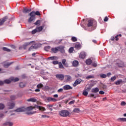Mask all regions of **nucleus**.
<instances>
[{
	"mask_svg": "<svg viewBox=\"0 0 126 126\" xmlns=\"http://www.w3.org/2000/svg\"><path fill=\"white\" fill-rule=\"evenodd\" d=\"M57 59H58V57L56 56H52V57H49L48 58V60H51V61H54V60H57Z\"/></svg>",
	"mask_w": 126,
	"mask_h": 126,
	"instance_id": "nucleus-27",
	"label": "nucleus"
},
{
	"mask_svg": "<svg viewBox=\"0 0 126 126\" xmlns=\"http://www.w3.org/2000/svg\"><path fill=\"white\" fill-rule=\"evenodd\" d=\"M52 99H53V97H48L47 98V100L48 102H51Z\"/></svg>",
	"mask_w": 126,
	"mask_h": 126,
	"instance_id": "nucleus-51",
	"label": "nucleus"
},
{
	"mask_svg": "<svg viewBox=\"0 0 126 126\" xmlns=\"http://www.w3.org/2000/svg\"><path fill=\"white\" fill-rule=\"evenodd\" d=\"M32 102H36L37 105H39L40 104V102L38 101L37 99L35 98H32Z\"/></svg>",
	"mask_w": 126,
	"mask_h": 126,
	"instance_id": "nucleus-33",
	"label": "nucleus"
},
{
	"mask_svg": "<svg viewBox=\"0 0 126 126\" xmlns=\"http://www.w3.org/2000/svg\"><path fill=\"white\" fill-rule=\"evenodd\" d=\"M50 49H51V47H50L49 46H47L44 47L45 51H46L47 52H48V51H49V50H50Z\"/></svg>",
	"mask_w": 126,
	"mask_h": 126,
	"instance_id": "nucleus-40",
	"label": "nucleus"
},
{
	"mask_svg": "<svg viewBox=\"0 0 126 126\" xmlns=\"http://www.w3.org/2000/svg\"><path fill=\"white\" fill-rule=\"evenodd\" d=\"M98 92H99V88H93L92 89V93H97Z\"/></svg>",
	"mask_w": 126,
	"mask_h": 126,
	"instance_id": "nucleus-18",
	"label": "nucleus"
},
{
	"mask_svg": "<svg viewBox=\"0 0 126 126\" xmlns=\"http://www.w3.org/2000/svg\"><path fill=\"white\" fill-rule=\"evenodd\" d=\"M31 11V9L28 8L24 7L23 10V13H29Z\"/></svg>",
	"mask_w": 126,
	"mask_h": 126,
	"instance_id": "nucleus-12",
	"label": "nucleus"
},
{
	"mask_svg": "<svg viewBox=\"0 0 126 126\" xmlns=\"http://www.w3.org/2000/svg\"><path fill=\"white\" fill-rule=\"evenodd\" d=\"M118 120L121 122H125V118H120Z\"/></svg>",
	"mask_w": 126,
	"mask_h": 126,
	"instance_id": "nucleus-59",
	"label": "nucleus"
},
{
	"mask_svg": "<svg viewBox=\"0 0 126 126\" xmlns=\"http://www.w3.org/2000/svg\"><path fill=\"white\" fill-rule=\"evenodd\" d=\"M83 95H84V96H87V95H88V92H87V91H84L83 92Z\"/></svg>",
	"mask_w": 126,
	"mask_h": 126,
	"instance_id": "nucleus-41",
	"label": "nucleus"
},
{
	"mask_svg": "<svg viewBox=\"0 0 126 126\" xmlns=\"http://www.w3.org/2000/svg\"><path fill=\"white\" fill-rule=\"evenodd\" d=\"M30 44H32V41H30V42H26L25 43V44H24L22 47H19V49L21 50V49H23L24 50H25L27 47V46H29V45H30Z\"/></svg>",
	"mask_w": 126,
	"mask_h": 126,
	"instance_id": "nucleus-6",
	"label": "nucleus"
},
{
	"mask_svg": "<svg viewBox=\"0 0 126 126\" xmlns=\"http://www.w3.org/2000/svg\"><path fill=\"white\" fill-rule=\"evenodd\" d=\"M99 94H101V95H103V94H105V92H104V91H100L99 92Z\"/></svg>",
	"mask_w": 126,
	"mask_h": 126,
	"instance_id": "nucleus-55",
	"label": "nucleus"
},
{
	"mask_svg": "<svg viewBox=\"0 0 126 126\" xmlns=\"http://www.w3.org/2000/svg\"><path fill=\"white\" fill-rule=\"evenodd\" d=\"M80 111V110L79 109V108H77L74 109V110H73V112L74 113H79Z\"/></svg>",
	"mask_w": 126,
	"mask_h": 126,
	"instance_id": "nucleus-34",
	"label": "nucleus"
},
{
	"mask_svg": "<svg viewBox=\"0 0 126 126\" xmlns=\"http://www.w3.org/2000/svg\"><path fill=\"white\" fill-rule=\"evenodd\" d=\"M63 89H60L58 90V92L59 93H61V92H63Z\"/></svg>",
	"mask_w": 126,
	"mask_h": 126,
	"instance_id": "nucleus-56",
	"label": "nucleus"
},
{
	"mask_svg": "<svg viewBox=\"0 0 126 126\" xmlns=\"http://www.w3.org/2000/svg\"><path fill=\"white\" fill-rule=\"evenodd\" d=\"M90 78H94V76L90 75L86 77L87 79H90Z\"/></svg>",
	"mask_w": 126,
	"mask_h": 126,
	"instance_id": "nucleus-42",
	"label": "nucleus"
},
{
	"mask_svg": "<svg viewBox=\"0 0 126 126\" xmlns=\"http://www.w3.org/2000/svg\"><path fill=\"white\" fill-rule=\"evenodd\" d=\"M34 109H38L39 111H45L46 108L43 106H38L37 105H35V106L32 107V110H34Z\"/></svg>",
	"mask_w": 126,
	"mask_h": 126,
	"instance_id": "nucleus-5",
	"label": "nucleus"
},
{
	"mask_svg": "<svg viewBox=\"0 0 126 126\" xmlns=\"http://www.w3.org/2000/svg\"><path fill=\"white\" fill-rule=\"evenodd\" d=\"M14 106H15V103L14 102L8 103V106L10 109H13L14 108Z\"/></svg>",
	"mask_w": 126,
	"mask_h": 126,
	"instance_id": "nucleus-10",
	"label": "nucleus"
},
{
	"mask_svg": "<svg viewBox=\"0 0 126 126\" xmlns=\"http://www.w3.org/2000/svg\"><path fill=\"white\" fill-rule=\"evenodd\" d=\"M19 86L21 88H23V87H25V86H26V85H25V83L21 82L19 84Z\"/></svg>",
	"mask_w": 126,
	"mask_h": 126,
	"instance_id": "nucleus-31",
	"label": "nucleus"
},
{
	"mask_svg": "<svg viewBox=\"0 0 126 126\" xmlns=\"http://www.w3.org/2000/svg\"><path fill=\"white\" fill-rule=\"evenodd\" d=\"M59 68H64V67H63V63H62V62H60L59 63Z\"/></svg>",
	"mask_w": 126,
	"mask_h": 126,
	"instance_id": "nucleus-35",
	"label": "nucleus"
},
{
	"mask_svg": "<svg viewBox=\"0 0 126 126\" xmlns=\"http://www.w3.org/2000/svg\"><path fill=\"white\" fill-rule=\"evenodd\" d=\"M11 79H6L5 80H4V83H5L6 84H9V83H10V82H11Z\"/></svg>",
	"mask_w": 126,
	"mask_h": 126,
	"instance_id": "nucleus-23",
	"label": "nucleus"
},
{
	"mask_svg": "<svg viewBox=\"0 0 126 126\" xmlns=\"http://www.w3.org/2000/svg\"><path fill=\"white\" fill-rule=\"evenodd\" d=\"M121 83H123V80L119 79L115 82L116 85H120Z\"/></svg>",
	"mask_w": 126,
	"mask_h": 126,
	"instance_id": "nucleus-24",
	"label": "nucleus"
},
{
	"mask_svg": "<svg viewBox=\"0 0 126 126\" xmlns=\"http://www.w3.org/2000/svg\"><path fill=\"white\" fill-rule=\"evenodd\" d=\"M81 81H82V80L81 79H77L74 82L73 84L74 87H75V86H77L78 84H80L81 83Z\"/></svg>",
	"mask_w": 126,
	"mask_h": 126,
	"instance_id": "nucleus-8",
	"label": "nucleus"
},
{
	"mask_svg": "<svg viewBox=\"0 0 126 126\" xmlns=\"http://www.w3.org/2000/svg\"><path fill=\"white\" fill-rule=\"evenodd\" d=\"M51 51L52 52H53V53H58V51H59V47H55V48H52L51 49Z\"/></svg>",
	"mask_w": 126,
	"mask_h": 126,
	"instance_id": "nucleus-19",
	"label": "nucleus"
},
{
	"mask_svg": "<svg viewBox=\"0 0 126 126\" xmlns=\"http://www.w3.org/2000/svg\"><path fill=\"white\" fill-rule=\"evenodd\" d=\"M72 65L73 66H77V65H78V61H74L73 62Z\"/></svg>",
	"mask_w": 126,
	"mask_h": 126,
	"instance_id": "nucleus-30",
	"label": "nucleus"
},
{
	"mask_svg": "<svg viewBox=\"0 0 126 126\" xmlns=\"http://www.w3.org/2000/svg\"><path fill=\"white\" fill-rule=\"evenodd\" d=\"M41 118H49V117L47 116V115H42Z\"/></svg>",
	"mask_w": 126,
	"mask_h": 126,
	"instance_id": "nucleus-60",
	"label": "nucleus"
},
{
	"mask_svg": "<svg viewBox=\"0 0 126 126\" xmlns=\"http://www.w3.org/2000/svg\"><path fill=\"white\" fill-rule=\"evenodd\" d=\"M73 50H74V48L73 47H70L69 49V53H72L73 52Z\"/></svg>",
	"mask_w": 126,
	"mask_h": 126,
	"instance_id": "nucleus-46",
	"label": "nucleus"
},
{
	"mask_svg": "<svg viewBox=\"0 0 126 126\" xmlns=\"http://www.w3.org/2000/svg\"><path fill=\"white\" fill-rule=\"evenodd\" d=\"M99 75L101 78H106L107 77V75L104 74H100Z\"/></svg>",
	"mask_w": 126,
	"mask_h": 126,
	"instance_id": "nucleus-37",
	"label": "nucleus"
},
{
	"mask_svg": "<svg viewBox=\"0 0 126 126\" xmlns=\"http://www.w3.org/2000/svg\"><path fill=\"white\" fill-rule=\"evenodd\" d=\"M6 19H7V17L6 16L2 18V20L0 21V26H1L6 21Z\"/></svg>",
	"mask_w": 126,
	"mask_h": 126,
	"instance_id": "nucleus-14",
	"label": "nucleus"
},
{
	"mask_svg": "<svg viewBox=\"0 0 126 126\" xmlns=\"http://www.w3.org/2000/svg\"><path fill=\"white\" fill-rule=\"evenodd\" d=\"M108 17H105L104 19V21L105 22H107V21H108Z\"/></svg>",
	"mask_w": 126,
	"mask_h": 126,
	"instance_id": "nucleus-57",
	"label": "nucleus"
},
{
	"mask_svg": "<svg viewBox=\"0 0 126 126\" xmlns=\"http://www.w3.org/2000/svg\"><path fill=\"white\" fill-rule=\"evenodd\" d=\"M121 106H126V103L125 101H122L121 103Z\"/></svg>",
	"mask_w": 126,
	"mask_h": 126,
	"instance_id": "nucleus-52",
	"label": "nucleus"
},
{
	"mask_svg": "<svg viewBox=\"0 0 126 126\" xmlns=\"http://www.w3.org/2000/svg\"><path fill=\"white\" fill-rule=\"evenodd\" d=\"M52 63L53 64H58L59 63V62L57 61H53Z\"/></svg>",
	"mask_w": 126,
	"mask_h": 126,
	"instance_id": "nucleus-54",
	"label": "nucleus"
},
{
	"mask_svg": "<svg viewBox=\"0 0 126 126\" xmlns=\"http://www.w3.org/2000/svg\"><path fill=\"white\" fill-rule=\"evenodd\" d=\"M28 33H32V27H30V28H28Z\"/></svg>",
	"mask_w": 126,
	"mask_h": 126,
	"instance_id": "nucleus-45",
	"label": "nucleus"
},
{
	"mask_svg": "<svg viewBox=\"0 0 126 126\" xmlns=\"http://www.w3.org/2000/svg\"><path fill=\"white\" fill-rule=\"evenodd\" d=\"M62 63L64 66L66 67H68V64L66 63V60L63 59L62 60Z\"/></svg>",
	"mask_w": 126,
	"mask_h": 126,
	"instance_id": "nucleus-11",
	"label": "nucleus"
},
{
	"mask_svg": "<svg viewBox=\"0 0 126 126\" xmlns=\"http://www.w3.org/2000/svg\"><path fill=\"white\" fill-rule=\"evenodd\" d=\"M64 90H70V89H72V87L68 85H66L63 87Z\"/></svg>",
	"mask_w": 126,
	"mask_h": 126,
	"instance_id": "nucleus-13",
	"label": "nucleus"
},
{
	"mask_svg": "<svg viewBox=\"0 0 126 126\" xmlns=\"http://www.w3.org/2000/svg\"><path fill=\"white\" fill-rule=\"evenodd\" d=\"M43 29H44V27H38L32 31V34H35L37 33V32H41Z\"/></svg>",
	"mask_w": 126,
	"mask_h": 126,
	"instance_id": "nucleus-2",
	"label": "nucleus"
},
{
	"mask_svg": "<svg viewBox=\"0 0 126 126\" xmlns=\"http://www.w3.org/2000/svg\"><path fill=\"white\" fill-rule=\"evenodd\" d=\"M92 63V60H91V59H88L86 61V63H87V64H88L89 65H90Z\"/></svg>",
	"mask_w": 126,
	"mask_h": 126,
	"instance_id": "nucleus-28",
	"label": "nucleus"
},
{
	"mask_svg": "<svg viewBox=\"0 0 126 126\" xmlns=\"http://www.w3.org/2000/svg\"><path fill=\"white\" fill-rule=\"evenodd\" d=\"M90 90H91V87H89L88 88H85V91L88 92V91H90Z\"/></svg>",
	"mask_w": 126,
	"mask_h": 126,
	"instance_id": "nucleus-48",
	"label": "nucleus"
},
{
	"mask_svg": "<svg viewBox=\"0 0 126 126\" xmlns=\"http://www.w3.org/2000/svg\"><path fill=\"white\" fill-rule=\"evenodd\" d=\"M65 79H66L67 81H70L71 80V76L69 75L65 76Z\"/></svg>",
	"mask_w": 126,
	"mask_h": 126,
	"instance_id": "nucleus-25",
	"label": "nucleus"
},
{
	"mask_svg": "<svg viewBox=\"0 0 126 126\" xmlns=\"http://www.w3.org/2000/svg\"><path fill=\"white\" fill-rule=\"evenodd\" d=\"M87 26L88 27H91L92 26H93V20L88 21Z\"/></svg>",
	"mask_w": 126,
	"mask_h": 126,
	"instance_id": "nucleus-17",
	"label": "nucleus"
},
{
	"mask_svg": "<svg viewBox=\"0 0 126 126\" xmlns=\"http://www.w3.org/2000/svg\"><path fill=\"white\" fill-rule=\"evenodd\" d=\"M116 78H117V77L116 76L112 77L111 78V81H115V80H116Z\"/></svg>",
	"mask_w": 126,
	"mask_h": 126,
	"instance_id": "nucleus-49",
	"label": "nucleus"
},
{
	"mask_svg": "<svg viewBox=\"0 0 126 126\" xmlns=\"http://www.w3.org/2000/svg\"><path fill=\"white\" fill-rule=\"evenodd\" d=\"M60 115L62 117H67L69 115V112L67 110H62L60 112Z\"/></svg>",
	"mask_w": 126,
	"mask_h": 126,
	"instance_id": "nucleus-4",
	"label": "nucleus"
},
{
	"mask_svg": "<svg viewBox=\"0 0 126 126\" xmlns=\"http://www.w3.org/2000/svg\"><path fill=\"white\" fill-rule=\"evenodd\" d=\"M10 99L11 100H15V99H16V96L15 95H11Z\"/></svg>",
	"mask_w": 126,
	"mask_h": 126,
	"instance_id": "nucleus-43",
	"label": "nucleus"
},
{
	"mask_svg": "<svg viewBox=\"0 0 126 126\" xmlns=\"http://www.w3.org/2000/svg\"><path fill=\"white\" fill-rule=\"evenodd\" d=\"M75 49L80 50V49H81V45L80 44H75Z\"/></svg>",
	"mask_w": 126,
	"mask_h": 126,
	"instance_id": "nucleus-32",
	"label": "nucleus"
},
{
	"mask_svg": "<svg viewBox=\"0 0 126 126\" xmlns=\"http://www.w3.org/2000/svg\"><path fill=\"white\" fill-rule=\"evenodd\" d=\"M94 96H95V94H90V97H94Z\"/></svg>",
	"mask_w": 126,
	"mask_h": 126,
	"instance_id": "nucleus-64",
	"label": "nucleus"
},
{
	"mask_svg": "<svg viewBox=\"0 0 126 126\" xmlns=\"http://www.w3.org/2000/svg\"><path fill=\"white\" fill-rule=\"evenodd\" d=\"M3 126H13V123L12 122H8L4 123Z\"/></svg>",
	"mask_w": 126,
	"mask_h": 126,
	"instance_id": "nucleus-21",
	"label": "nucleus"
},
{
	"mask_svg": "<svg viewBox=\"0 0 126 126\" xmlns=\"http://www.w3.org/2000/svg\"><path fill=\"white\" fill-rule=\"evenodd\" d=\"M40 20H37L35 23H34V25H39L40 24Z\"/></svg>",
	"mask_w": 126,
	"mask_h": 126,
	"instance_id": "nucleus-47",
	"label": "nucleus"
},
{
	"mask_svg": "<svg viewBox=\"0 0 126 126\" xmlns=\"http://www.w3.org/2000/svg\"><path fill=\"white\" fill-rule=\"evenodd\" d=\"M32 106H29L27 108L21 107L17 108L14 110V112H17V113H21V112H27L26 114L29 116L32 115Z\"/></svg>",
	"mask_w": 126,
	"mask_h": 126,
	"instance_id": "nucleus-1",
	"label": "nucleus"
},
{
	"mask_svg": "<svg viewBox=\"0 0 126 126\" xmlns=\"http://www.w3.org/2000/svg\"><path fill=\"white\" fill-rule=\"evenodd\" d=\"M92 65H93V66L96 67V66H97V63H93Z\"/></svg>",
	"mask_w": 126,
	"mask_h": 126,
	"instance_id": "nucleus-61",
	"label": "nucleus"
},
{
	"mask_svg": "<svg viewBox=\"0 0 126 126\" xmlns=\"http://www.w3.org/2000/svg\"><path fill=\"white\" fill-rule=\"evenodd\" d=\"M86 56V54L84 52H81L79 55V57L80 58V59H84V58H85Z\"/></svg>",
	"mask_w": 126,
	"mask_h": 126,
	"instance_id": "nucleus-15",
	"label": "nucleus"
},
{
	"mask_svg": "<svg viewBox=\"0 0 126 126\" xmlns=\"http://www.w3.org/2000/svg\"><path fill=\"white\" fill-rule=\"evenodd\" d=\"M29 15H30V18L29 19V23L32 22V12H31Z\"/></svg>",
	"mask_w": 126,
	"mask_h": 126,
	"instance_id": "nucleus-26",
	"label": "nucleus"
},
{
	"mask_svg": "<svg viewBox=\"0 0 126 126\" xmlns=\"http://www.w3.org/2000/svg\"><path fill=\"white\" fill-rule=\"evenodd\" d=\"M0 119H3V118H4V114H3L2 113H0Z\"/></svg>",
	"mask_w": 126,
	"mask_h": 126,
	"instance_id": "nucleus-50",
	"label": "nucleus"
},
{
	"mask_svg": "<svg viewBox=\"0 0 126 126\" xmlns=\"http://www.w3.org/2000/svg\"><path fill=\"white\" fill-rule=\"evenodd\" d=\"M3 51H5V52H10L11 50L9 49H8L6 47H3L2 48Z\"/></svg>",
	"mask_w": 126,
	"mask_h": 126,
	"instance_id": "nucleus-36",
	"label": "nucleus"
},
{
	"mask_svg": "<svg viewBox=\"0 0 126 126\" xmlns=\"http://www.w3.org/2000/svg\"><path fill=\"white\" fill-rule=\"evenodd\" d=\"M117 64L119 67H123L125 64L124 63V62L121 61L120 63H118Z\"/></svg>",
	"mask_w": 126,
	"mask_h": 126,
	"instance_id": "nucleus-29",
	"label": "nucleus"
},
{
	"mask_svg": "<svg viewBox=\"0 0 126 126\" xmlns=\"http://www.w3.org/2000/svg\"><path fill=\"white\" fill-rule=\"evenodd\" d=\"M35 15H37L38 16H40L41 15V14L40 13V12L37 11L36 12L35 11H32V18H34L35 17Z\"/></svg>",
	"mask_w": 126,
	"mask_h": 126,
	"instance_id": "nucleus-9",
	"label": "nucleus"
},
{
	"mask_svg": "<svg viewBox=\"0 0 126 126\" xmlns=\"http://www.w3.org/2000/svg\"><path fill=\"white\" fill-rule=\"evenodd\" d=\"M3 109H4V104L0 103V110H3Z\"/></svg>",
	"mask_w": 126,
	"mask_h": 126,
	"instance_id": "nucleus-39",
	"label": "nucleus"
},
{
	"mask_svg": "<svg viewBox=\"0 0 126 126\" xmlns=\"http://www.w3.org/2000/svg\"><path fill=\"white\" fill-rule=\"evenodd\" d=\"M11 48L12 49H15V46L14 45H10Z\"/></svg>",
	"mask_w": 126,
	"mask_h": 126,
	"instance_id": "nucleus-63",
	"label": "nucleus"
},
{
	"mask_svg": "<svg viewBox=\"0 0 126 126\" xmlns=\"http://www.w3.org/2000/svg\"><path fill=\"white\" fill-rule=\"evenodd\" d=\"M40 47H41V44L33 41H32V48L33 49H38Z\"/></svg>",
	"mask_w": 126,
	"mask_h": 126,
	"instance_id": "nucleus-3",
	"label": "nucleus"
},
{
	"mask_svg": "<svg viewBox=\"0 0 126 126\" xmlns=\"http://www.w3.org/2000/svg\"><path fill=\"white\" fill-rule=\"evenodd\" d=\"M71 40L72 41V42H76V41H77V38L74 36H73L71 37Z\"/></svg>",
	"mask_w": 126,
	"mask_h": 126,
	"instance_id": "nucleus-38",
	"label": "nucleus"
},
{
	"mask_svg": "<svg viewBox=\"0 0 126 126\" xmlns=\"http://www.w3.org/2000/svg\"><path fill=\"white\" fill-rule=\"evenodd\" d=\"M56 77L58 79H60V80H63L64 78V75L62 74H58L56 75Z\"/></svg>",
	"mask_w": 126,
	"mask_h": 126,
	"instance_id": "nucleus-7",
	"label": "nucleus"
},
{
	"mask_svg": "<svg viewBox=\"0 0 126 126\" xmlns=\"http://www.w3.org/2000/svg\"><path fill=\"white\" fill-rule=\"evenodd\" d=\"M47 107L49 109V108H52V107H53V106L52 105V104H48Z\"/></svg>",
	"mask_w": 126,
	"mask_h": 126,
	"instance_id": "nucleus-62",
	"label": "nucleus"
},
{
	"mask_svg": "<svg viewBox=\"0 0 126 126\" xmlns=\"http://www.w3.org/2000/svg\"><path fill=\"white\" fill-rule=\"evenodd\" d=\"M58 51H60L62 53H64V49L63 47H58Z\"/></svg>",
	"mask_w": 126,
	"mask_h": 126,
	"instance_id": "nucleus-22",
	"label": "nucleus"
},
{
	"mask_svg": "<svg viewBox=\"0 0 126 126\" xmlns=\"http://www.w3.org/2000/svg\"><path fill=\"white\" fill-rule=\"evenodd\" d=\"M12 63L13 62L5 63L3 64V66L4 67H5V68H7V67H8L9 65H11V64H12Z\"/></svg>",
	"mask_w": 126,
	"mask_h": 126,
	"instance_id": "nucleus-16",
	"label": "nucleus"
},
{
	"mask_svg": "<svg viewBox=\"0 0 126 126\" xmlns=\"http://www.w3.org/2000/svg\"><path fill=\"white\" fill-rule=\"evenodd\" d=\"M3 84H4V81H0V85H3Z\"/></svg>",
	"mask_w": 126,
	"mask_h": 126,
	"instance_id": "nucleus-58",
	"label": "nucleus"
},
{
	"mask_svg": "<svg viewBox=\"0 0 126 126\" xmlns=\"http://www.w3.org/2000/svg\"><path fill=\"white\" fill-rule=\"evenodd\" d=\"M43 86H44V85L42 84H39L37 85V87L38 89L42 88V87H43Z\"/></svg>",
	"mask_w": 126,
	"mask_h": 126,
	"instance_id": "nucleus-44",
	"label": "nucleus"
},
{
	"mask_svg": "<svg viewBox=\"0 0 126 126\" xmlns=\"http://www.w3.org/2000/svg\"><path fill=\"white\" fill-rule=\"evenodd\" d=\"M75 102V100H72L69 102V105H72V104H74Z\"/></svg>",
	"mask_w": 126,
	"mask_h": 126,
	"instance_id": "nucleus-53",
	"label": "nucleus"
},
{
	"mask_svg": "<svg viewBox=\"0 0 126 126\" xmlns=\"http://www.w3.org/2000/svg\"><path fill=\"white\" fill-rule=\"evenodd\" d=\"M10 79L12 81H13V82H16L17 81H19V78H15L13 77H11Z\"/></svg>",
	"mask_w": 126,
	"mask_h": 126,
	"instance_id": "nucleus-20",
	"label": "nucleus"
}]
</instances>
